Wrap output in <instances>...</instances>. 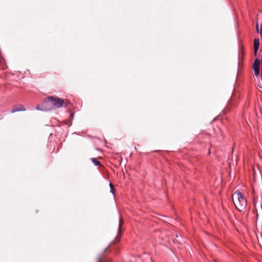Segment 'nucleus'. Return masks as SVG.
<instances>
[{
  "mask_svg": "<svg viewBox=\"0 0 262 262\" xmlns=\"http://www.w3.org/2000/svg\"><path fill=\"white\" fill-rule=\"evenodd\" d=\"M64 104V100L59 98L50 96L46 98L43 103L41 105H37V110L49 111L61 107Z\"/></svg>",
  "mask_w": 262,
  "mask_h": 262,
  "instance_id": "f257e3e1",
  "label": "nucleus"
},
{
  "mask_svg": "<svg viewBox=\"0 0 262 262\" xmlns=\"http://www.w3.org/2000/svg\"><path fill=\"white\" fill-rule=\"evenodd\" d=\"M232 201L236 208L240 212L244 211L247 206L246 197L239 191H235L232 194Z\"/></svg>",
  "mask_w": 262,
  "mask_h": 262,
  "instance_id": "f03ea898",
  "label": "nucleus"
},
{
  "mask_svg": "<svg viewBox=\"0 0 262 262\" xmlns=\"http://www.w3.org/2000/svg\"><path fill=\"white\" fill-rule=\"evenodd\" d=\"M124 223V221L121 216L119 218V226H118V233L117 235L116 236L115 239L112 242V244H116L119 242L121 238V236L122 235V226L123 225Z\"/></svg>",
  "mask_w": 262,
  "mask_h": 262,
  "instance_id": "7ed1b4c3",
  "label": "nucleus"
},
{
  "mask_svg": "<svg viewBox=\"0 0 262 262\" xmlns=\"http://www.w3.org/2000/svg\"><path fill=\"white\" fill-rule=\"evenodd\" d=\"M253 68L254 71V74L257 76L259 74L260 71V61L258 58L255 59L253 64Z\"/></svg>",
  "mask_w": 262,
  "mask_h": 262,
  "instance_id": "20e7f679",
  "label": "nucleus"
},
{
  "mask_svg": "<svg viewBox=\"0 0 262 262\" xmlns=\"http://www.w3.org/2000/svg\"><path fill=\"white\" fill-rule=\"evenodd\" d=\"M25 110L26 108L23 105L18 104L13 107L11 111V113H14L16 112L25 111Z\"/></svg>",
  "mask_w": 262,
  "mask_h": 262,
  "instance_id": "39448f33",
  "label": "nucleus"
},
{
  "mask_svg": "<svg viewBox=\"0 0 262 262\" xmlns=\"http://www.w3.org/2000/svg\"><path fill=\"white\" fill-rule=\"evenodd\" d=\"M259 47V41L257 38H255L254 40V51L255 55L256 54Z\"/></svg>",
  "mask_w": 262,
  "mask_h": 262,
  "instance_id": "423d86ee",
  "label": "nucleus"
},
{
  "mask_svg": "<svg viewBox=\"0 0 262 262\" xmlns=\"http://www.w3.org/2000/svg\"><path fill=\"white\" fill-rule=\"evenodd\" d=\"M91 161L95 166H101V163L96 158H92L91 159Z\"/></svg>",
  "mask_w": 262,
  "mask_h": 262,
  "instance_id": "0eeeda50",
  "label": "nucleus"
},
{
  "mask_svg": "<svg viewBox=\"0 0 262 262\" xmlns=\"http://www.w3.org/2000/svg\"><path fill=\"white\" fill-rule=\"evenodd\" d=\"M110 187L111 188V192L113 194L115 195V188L113 185V184L112 183H110Z\"/></svg>",
  "mask_w": 262,
  "mask_h": 262,
  "instance_id": "6e6552de",
  "label": "nucleus"
},
{
  "mask_svg": "<svg viewBox=\"0 0 262 262\" xmlns=\"http://www.w3.org/2000/svg\"><path fill=\"white\" fill-rule=\"evenodd\" d=\"M98 262H102L103 261V258L102 256L100 255L97 259Z\"/></svg>",
  "mask_w": 262,
  "mask_h": 262,
  "instance_id": "1a4fd4ad",
  "label": "nucleus"
}]
</instances>
